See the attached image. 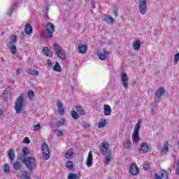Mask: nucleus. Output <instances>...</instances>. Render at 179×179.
<instances>
[{
    "label": "nucleus",
    "mask_w": 179,
    "mask_h": 179,
    "mask_svg": "<svg viewBox=\"0 0 179 179\" xmlns=\"http://www.w3.org/2000/svg\"><path fill=\"white\" fill-rule=\"evenodd\" d=\"M176 167L177 169H179V159H178Z\"/></svg>",
    "instance_id": "57"
},
{
    "label": "nucleus",
    "mask_w": 179,
    "mask_h": 179,
    "mask_svg": "<svg viewBox=\"0 0 179 179\" xmlns=\"http://www.w3.org/2000/svg\"><path fill=\"white\" fill-rule=\"evenodd\" d=\"M109 146L110 144H108V142H102L99 147L101 153H102V155H106V153H107V151L108 150Z\"/></svg>",
    "instance_id": "13"
},
{
    "label": "nucleus",
    "mask_w": 179,
    "mask_h": 179,
    "mask_svg": "<svg viewBox=\"0 0 179 179\" xmlns=\"http://www.w3.org/2000/svg\"><path fill=\"white\" fill-rule=\"evenodd\" d=\"M46 33L45 34L46 38H52L54 37V32L55 31V27L52 23L49 22L45 26Z\"/></svg>",
    "instance_id": "3"
},
{
    "label": "nucleus",
    "mask_w": 179,
    "mask_h": 179,
    "mask_svg": "<svg viewBox=\"0 0 179 179\" xmlns=\"http://www.w3.org/2000/svg\"><path fill=\"white\" fill-rule=\"evenodd\" d=\"M3 114V112H2V108H0V115H2Z\"/></svg>",
    "instance_id": "58"
},
{
    "label": "nucleus",
    "mask_w": 179,
    "mask_h": 179,
    "mask_svg": "<svg viewBox=\"0 0 179 179\" xmlns=\"http://www.w3.org/2000/svg\"><path fill=\"white\" fill-rule=\"evenodd\" d=\"M73 156V152H70L69 150L67 151L65 154L66 159H72V157Z\"/></svg>",
    "instance_id": "37"
},
{
    "label": "nucleus",
    "mask_w": 179,
    "mask_h": 179,
    "mask_svg": "<svg viewBox=\"0 0 179 179\" xmlns=\"http://www.w3.org/2000/svg\"><path fill=\"white\" fill-rule=\"evenodd\" d=\"M122 85L124 89H128V75L125 72H122L120 74Z\"/></svg>",
    "instance_id": "10"
},
{
    "label": "nucleus",
    "mask_w": 179,
    "mask_h": 179,
    "mask_svg": "<svg viewBox=\"0 0 179 179\" xmlns=\"http://www.w3.org/2000/svg\"><path fill=\"white\" fill-rule=\"evenodd\" d=\"M34 97V92L33 90H29L28 92V99H31Z\"/></svg>",
    "instance_id": "42"
},
{
    "label": "nucleus",
    "mask_w": 179,
    "mask_h": 179,
    "mask_svg": "<svg viewBox=\"0 0 179 179\" xmlns=\"http://www.w3.org/2000/svg\"><path fill=\"white\" fill-rule=\"evenodd\" d=\"M13 13V8H11L8 12L7 13L8 16H12V14Z\"/></svg>",
    "instance_id": "48"
},
{
    "label": "nucleus",
    "mask_w": 179,
    "mask_h": 179,
    "mask_svg": "<svg viewBox=\"0 0 179 179\" xmlns=\"http://www.w3.org/2000/svg\"><path fill=\"white\" fill-rule=\"evenodd\" d=\"M146 1L147 0H138L139 12L141 15H145V13H146L148 9V7L146 6Z\"/></svg>",
    "instance_id": "9"
},
{
    "label": "nucleus",
    "mask_w": 179,
    "mask_h": 179,
    "mask_svg": "<svg viewBox=\"0 0 179 179\" xmlns=\"http://www.w3.org/2000/svg\"><path fill=\"white\" fill-rule=\"evenodd\" d=\"M3 94L6 97L7 99H9L10 97V92L6 90L3 91Z\"/></svg>",
    "instance_id": "43"
},
{
    "label": "nucleus",
    "mask_w": 179,
    "mask_h": 179,
    "mask_svg": "<svg viewBox=\"0 0 179 179\" xmlns=\"http://www.w3.org/2000/svg\"><path fill=\"white\" fill-rule=\"evenodd\" d=\"M41 149L44 160H48L50 159V149H48V145H47L45 143H43L42 144Z\"/></svg>",
    "instance_id": "8"
},
{
    "label": "nucleus",
    "mask_w": 179,
    "mask_h": 179,
    "mask_svg": "<svg viewBox=\"0 0 179 179\" xmlns=\"http://www.w3.org/2000/svg\"><path fill=\"white\" fill-rule=\"evenodd\" d=\"M68 179H78V176L75 173H69L68 175Z\"/></svg>",
    "instance_id": "39"
},
{
    "label": "nucleus",
    "mask_w": 179,
    "mask_h": 179,
    "mask_svg": "<svg viewBox=\"0 0 179 179\" xmlns=\"http://www.w3.org/2000/svg\"><path fill=\"white\" fill-rule=\"evenodd\" d=\"M22 152L24 156H27L29 155V148L24 147L22 150Z\"/></svg>",
    "instance_id": "44"
},
{
    "label": "nucleus",
    "mask_w": 179,
    "mask_h": 179,
    "mask_svg": "<svg viewBox=\"0 0 179 179\" xmlns=\"http://www.w3.org/2000/svg\"><path fill=\"white\" fill-rule=\"evenodd\" d=\"M71 88L72 90H73V86H71Z\"/></svg>",
    "instance_id": "59"
},
{
    "label": "nucleus",
    "mask_w": 179,
    "mask_h": 179,
    "mask_svg": "<svg viewBox=\"0 0 179 179\" xmlns=\"http://www.w3.org/2000/svg\"><path fill=\"white\" fill-rule=\"evenodd\" d=\"M57 108H58V113L60 115H64L65 113V109L64 108V105H62V103L61 101H57Z\"/></svg>",
    "instance_id": "16"
},
{
    "label": "nucleus",
    "mask_w": 179,
    "mask_h": 179,
    "mask_svg": "<svg viewBox=\"0 0 179 179\" xmlns=\"http://www.w3.org/2000/svg\"><path fill=\"white\" fill-rule=\"evenodd\" d=\"M178 61H179V52L176 53L174 55V59H173L174 65L177 64Z\"/></svg>",
    "instance_id": "40"
},
{
    "label": "nucleus",
    "mask_w": 179,
    "mask_h": 179,
    "mask_svg": "<svg viewBox=\"0 0 179 179\" xmlns=\"http://www.w3.org/2000/svg\"><path fill=\"white\" fill-rule=\"evenodd\" d=\"M106 124H107V122L106 121V120H104L103 122H100L99 123L98 128H104Z\"/></svg>",
    "instance_id": "38"
},
{
    "label": "nucleus",
    "mask_w": 179,
    "mask_h": 179,
    "mask_svg": "<svg viewBox=\"0 0 179 179\" xmlns=\"http://www.w3.org/2000/svg\"><path fill=\"white\" fill-rule=\"evenodd\" d=\"M22 38H24V35H23Z\"/></svg>",
    "instance_id": "60"
},
{
    "label": "nucleus",
    "mask_w": 179,
    "mask_h": 179,
    "mask_svg": "<svg viewBox=\"0 0 179 179\" xmlns=\"http://www.w3.org/2000/svg\"><path fill=\"white\" fill-rule=\"evenodd\" d=\"M98 57L99 58V59H101V61H104V59H106V55L103 54V53H99L98 55Z\"/></svg>",
    "instance_id": "45"
},
{
    "label": "nucleus",
    "mask_w": 179,
    "mask_h": 179,
    "mask_svg": "<svg viewBox=\"0 0 179 179\" xmlns=\"http://www.w3.org/2000/svg\"><path fill=\"white\" fill-rule=\"evenodd\" d=\"M139 129H141V120H138L134 129L132 136V139L134 142H138L139 141Z\"/></svg>",
    "instance_id": "5"
},
{
    "label": "nucleus",
    "mask_w": 179,
    "mask_h": 179,
    "mask_svg": "<svg viewBox=\"0 0 179 179\" xmlns=\"http://www.w3.org/2000/svg\"><path fill=\"white\" fill-rule=\"evenodd\" d=\"M164 93H166V90H164V87H161L159 89H157L156 93L154 95L155 101L156 102L160 101L162 97L164 96Z\"/></svg>",
    "instance_id": "7"
},
{
    "label": "nucleus",
    "mask_w": 179,
    "mask_h": 179,
    "mask_svg": "<svg viewBox=\"0 0 179 179\" xmlns=\"http://www.w3.org/2000/svg\"><path fill=\"white\" fill-rule=\"evenodd\" d=\"M92 9H94L96 8V3H94V1L92 2Z\"/></svg>",
    "instance_id": "54"
},
{
    "label": "nucleus",
    "mask_w": 179,
    "mask_h": 179,
    "mask_svg": "<svg viewBox=\"0 0 179 179\" xmlns=\"http://www.w3.org/2000/svg\"><path fill=\"white\" fill-rule=\"evenodd\" d=\"M20 178L22 179H30V173L27 172V171H23Z\"/></svg>",
    "instance_id": "24"
},
{
    "label": "nucleus",
    "mask_w": 179,
    "mask_h": 179,
    "mask_svg": "<svg viewBox=\"0 0 179 179\" xmlns=\"http://www.w3.org/2000/svg\"><path fill=\"white\" fill-rule=\"evenodd\" d=\"M154 179H169V175L165 170L160 171L159 173H155Z\"/></svg>",
    "instance_id": "11"
},
{
    "label": "nucleus",
    "mask_w": 179,
    "mask_h": 179,
    "mask_svg": "<svg viewBox=\"0 0 179 179\" xmlns=\"http://www.w3.org/2000/svg\"><path fill=\"white\" fill-rule=\"evenodd\" d=\"M113 15H115V16H117V15H118V9H115L113 11Z\"/></svg>",
    "instance_id": "51"
},
{
    "label": "nucleus",
    "mask_w": 179,
    "mask_h": 179,
    "mask_svg": "<svg viewBox=\"0 0 179 179\" xmlns=\"http://www.w3.org/2000/svg\"><path fill=\"white\" fill-rule=\"evenodd\" d=\"M82 127H83L84 128H89V127H90V125H89V124L86 123V122H83L82 124Z\"/></svg>",
    "instance_id": "49"
},
{
    "label": "nucleus",
    "mask_w": 179,
    "mask_h": 179,
    "mask_svg": "<svg viewBox=\"0 0 179 179\" xmlns=\"http://www.w3.org/2000/svg\"><path fill=\"white\" fill-rule=\"evenodd\" d=\"M20 160H22L23 164H25V167L29 170L30 173L37 167V162L36 158L31 157H27L24 154H20L18 156Z\"/></svg>",
    "instance_id": "1"
},
{
    "label": "nucleus",
    "mask_w": 179,
    "mask_h": 179,
    "mask_svg": "<svg viewBox=\"0 0 179 179\" xmlns=\"http://www.w3.org/2000/svg\"><path fill=\"white\" fill-rule=\"evenodd\" d=\"M176 174H177L178 176H179V169H178V168H177V169H176Z\"/></svg>",
    "instance_id": "56"
},
{
    "label": "nucleus",
    "mask_w": 179,
    "mask_h": 179,
    "mask_svg": "<svg viewBox=\"0 0 179 179\" xmlns=\"http://www.w3.org/2000/svg\"><path fill=\"white\" fill-rule=\"evenodd\" d=\"M13 169L15 171H19L22 169V164L19 162H15L13 164Z\"/></svg>",
    "instance_id": "28"
},
{
    "label": "nucleus",
    "mask_w": 179,
    "mask_h": 179,
    "mask_svg": "<svg viewBox=\"0 0 179 179\" xmlns=\"http://www.w3.org/2000/svg\"><path fill=\"white\" fill-rule=\"evenodd\" d=\"M17 41V36L16 35H11L9 36L8 43L10 44L9 50L12 54H16L17 49L16 48V42Z\"/></svg>",
    "instance_id": "2"
},
{
    "label": "nucleus",
    "mask_w": 179,
    "mask_h": 179,
    "mask_svg": "<svg viewBox=\"0 0 179 179\" xmlns=\"http://www.w3.org/2000/svg\"><path fill=\"white\" fill-rule=\"evenodd\" d=\"M103 55L106 56L108 55V52L107 51V49H106V48L103 49Z\"/></svg>",
    "instance_id": "52"
},
{
    "label": "nucleus",
    "mask_w": 179,
    "mask_h": 179,
    "mask_svg": "<svg viewBox=\"0 0 179 179\" xmlns=\"http://www.w3.org/2000/svg\"><path fill=\"white\" fill-rule=\"evenodd\" d=\"M141 48V41L136 40L133 42V50H135V51H139Z\"/></svg>",
    "instance_id": "19"
},
{
    "label": "nucleus",
    "mask_w": 179,
    "mask_h": 179,
    "mask_svg": "<svg viewBox=\"0 0 179 179\" xmlns=\"http://www.w3.org/2000/svg\"><path fill=\"white\" fill-rule=\"evenodd\" d=\"M24 31L26 34H31V32L33 31V28L31 27V25L30 24H26Z\"/></svg>",
    "instance_id": "21"
},
{
    "label": "nucleus",
    "mask_w": 179,
    "mask_h": 179,
    "mask_svg": "<svg viewBox=\"0 0 179 179\" xmlns=\"http://www.w3.org/2000/svg\"><path fill=\"white\" fill-rule=\"evenodd\" d=\"M169 152V141H165L164 143V146L160 151V155H166Z\"/></svg>",
    "instance_id": "17"
},
{
    "label": "nucleus",
    "mask_w": 179,
    "mask_h": 179,
    "mask_svg": "<svg viewBox=\"0 0 179 179\" xmlns=\"http://www.w3.org/2000/svg\"><path fill=\"white\" fill-rule=\"evenodd\" d=\"M27 73L29 75H33V76H37V75H40V72L36 70H33L31 69H27Z\"/></svg>",
    "instance_id": "22"
},
{
    "label": "nucleus",
    "mask_w": 179,
    "mask_h": 179,
    "mask_svg": "<svg viewBox=\"0 0 179 179\" xmlns=\"http://www.w3.org/2000/svg\"><path fill=\"white\" fill-rule=\"evenodd\" d=\"M65 122H66L65 119H62V120H59L58 122H56L53 125V127H54V128H58V127H61L62 125H65Z\"/></svg>",
    "instance_id": "25"
},
{
    "label": "nucleus",
    "mask_w": 179,
    "mask_h": 179,
    "mask_svg": "<svg viewBox=\"0 0 179 179\" xmlns=\"http://www.w3.org/2000/svg\"><path fill=\"white\" fill-rule=\"evenodd\" d=\"M48 64L52 66V62L50 59H48Z\"/></svg>",
    "instance_id": "55"
},
{
    "label": "nucleus",
    "mask_w": 179,
    "mask_h": 179,
    "mask_svg": "<svg viewBox=\"0 0 179 179\" xmlns=\"http://www.w3.org/2000/svg\"><path fill=\"white\" fill-rule=\"evenodd\" d=\"M78 49L80 54H86V51H87V47L85 45H79Z\"/></svg>",
    "instance_id": "20"
},
{
    "label": "nucleus",
    "mask_w": 179,
    "mask_h": 179,
    "mask_svg": "<svg viewBox=\"0 0 179 179\" xmlns=\"http://www.w3.org/2000/svg\"><path fill=\"white\" fill-rule=\"evenodd\" d=\"M43 52L45 54V55H46V57H52V53L51 51H50V49H48V47H45L43 49Z\"/></svg>",
    "instance_id": "26"
},
{
    "label": "nucleus",
    "mask_w": 179,
    "mask_h": 179,
    "mask_svg": "<svg viewBox=\"0 0 179 179\" xmlns=\"http://www.w3.org/2000/svg\"><path fill=\"white\" fill-rule=\"evenodd\" d=\"M138 152L139 153H148L149 152V145H148V143H141Z\"/></svg>",
    "instance_id": "14"
},
{
    "label": "nucleus",
    "mask_w": 179,
    "mask_h": 179,
    "mask_svg": "<svg viewBox=\"0 0 179 179\" xmlns=\"http://www.w3.org/2000/svg\"><path fill=\"white\" fill-rule=\"evenodd\" d=\"M8 157L10 160H15V157H16V155H15V150L13 149L9 150Z\"/></svg>",
    "instance_id": "27"
},
{
    "label": "nucleus",
    "mask_w": 179,
    "mask_h": 179,
    "mask_svg": "<svg viewBox=\"0 0 179 179\" xmlns=\"http://www.w3.org/2000/svg\"><path fill=\"white\" fill-rule=\"evenodd\" d=\"M69 1H72V0H69Z\"/></svg>",
    "instance_id": "61"
},
{
    "label": "nucleus",
    "mask_w": 179,
    "mask_h": 179,
    "mask_svg": "<svg viewBox=\"0 0 179 179\" xmlns=\"http://www.w3.org/2000/svg\"><path fill=\"white\" fill-rule=\"evenodd\" d=\"M103 114L106 116L111 115V108L107 104L103 106Z\"/></svg>",
    "instance_id": "18"
},
{
    "label": "nucleus",
    "mask_w": 179,
    "mask_h": 179,
    "mask_svg": "<svg viewBox=\"0 0 179 179\" xmlns=\"http://www.w3.org/2000/svg\"><path fill=\"white\" fill-rule=\"evenodd\" d=\"M66 169H69L70 171H73V163L71 161H68L66 163Z\"/></svg>",
    "instance_id": "29"
},
{
    "label": "nucleus",
    "mask_w": 179,
    "mask_h": 179,
    "mask_svg": "<svg viewBox=\"0 0 179 179\" xmlns=\"http://www.w3.org/2000/svg\"><path fill=\"white\" fill-rule=\"evenodd\" d=\"M71 117L73 118V120H78L80 117V115L78 114V113L75 110H72L71 112Z\"/></svg>",
    "instance_id": "33"
},
{
    "label": "nucleus",
    "mask_w": 179,
    "mask_h": 179,
    "mask_svg": "<svg viewBox=\"0 0 179 179\" xmlns=\"http://www.w3.org/2000/svg\"><path fill=\"white\" fill-rule=\"evenodd\" d=\"M110 162H111V151H109V154L105 157L104 164H106V166H108Z\"/></svg>",
    "instance_id": "23"
},
{
    "label": "nucleus",
    "mask_w": 179,
    "mask_h": 179,
    "mask_svg": "<svg viewBox=\"0 0 179 179\" xmlns=\"http://www.w3.org/2000/svg\"><path fill=\"white\" fill-rule=\"evenodd\" d=\"M124 146L125 149H129L131 147V141L129 139H126Z\"/></svg>",
    "instance_id": "35"
},
{
    "label": "nucleus",
    "mask_w": 179,
    "mask_h": 179,
    "mask_svg": "<svg viewBox=\"0 0 179 179\" xmlns=\"http://www.w3.org/2000/svg\"><path fill=\"white\" fill-rule=\"evenodd\" d=\"M24 143H30V138H29V137H25L24 138Z\"/></svg>",
    "instance_id": "50"
},
{
    "label": "nucleus",
    "mask_w": 179,
    "mask_h": 179,
    "mask_svg": "<svg viewBox=\"0 0 179 179\" xmlns=\"http://www.w3.org/2000/svg\"><path fill=\"white\" fill-rule=\"evenodd\" d=\"M150 169V164L148 162H145L143 164V169L144 170H149Z\"/></svg>",
    "instance_id": "41"
},
{
    "label": "nucleus",
    "mask_w": 179,
    "mask_h": 179,
    "mask_svg": "<svg viewBox=\"0 0 179 179\" xmlns=\"http://www.w3.org/2000/svg\"><path fill=\"white\" fill-rule=\"evenodd\" d=\"M43 13H44L43 18L48 19V7L47 6H45V10Z\"/></svg>",
    "instance_id": "36"
},
{
    "label": "nucleus",
    "mask_w": 179,
    "mask_h": 179,
    "mask_svg": "<svg viewBox=\"0 0 179 179\" xmlns=\"http://www.w3.org/2000/svg\"><path fill=\"white\" fill-rule=\"evenodd\" d=\"M24 103V97L23 96H20L15 101V110L17 114H19L22 109L23 108V104Z\"/></svg>",
    "instance_id": "4"
},
{
    "label": "nucleus",
    "mask_w": 179,
    "mask_h": 179,
    "mask_svg": "<svg viewBox=\"0 0 179 179\" xmlns=\"http://www.w3.org/2000/svg\"><path fill=\"white\" fill-rule=\"evenodd\" d=\"M54 50L59 58H61V59H66V54L65 53V50H64L61 46H59L58 44H55Z\"/></svg>",
    "instance_id": "6"
},
{
    "label": "nucleus",
    "mask_w": 179,
    "mask_h": 179,
    "mask_svg": "<svg viewBox=\"0 0 179 179\" xmlns=\"http://www.w3.org/2000/svg\"><path fill=\"white\" fill-rule=\"evenodd\" d=\"M86 164L87 167H92V166H93V155L92 154V151H90L88 154Z\"/></svg>",
    "instance_id": "15"
},
{
    "label": "nucleus",
    "mask_w": 179,
    "mask_h": 179,
    "mask_svg": "<svg viewBox=\"0 0 179 179\" xmlns=\"http://www.w3.org/2000/svg\"><path fill=\"white\" fill-rule=\"evenodd\" d=\"M40 128H41L40 124H36L34 127V131H40Z\"/></svg>",
    "instance_id": "47"
},
{
    "label": "nucleus",
    "mask_w": 179,
    "mask_h": 179,
    "mask_svg": "<svg viewBox=\"0 0 179 179\" xmlns=\"http://www.w3.org/2000/svg\"><path fill=\"white\" fill-rule=\"evenodd\" d=\"M129 173L131 176H138L139 174V169H138L136 164H131L129 167Z\"/></svg>",
    "instance_id": "12"
},
{
    "label": "nucleus",
    "mask_w": 179,
    "mask_h": 179,
    "mask_svg": "<svg viewBox=\"0 0 179 179\" xmlns=\"http://www.w3.org/2000/svg\"><path fill=\"white\" fill-rule=\"evenodd\" d=\"M104 20L107 23H114V18H113L111 16L104 17Z\"/></svg>",
    "instance_id": "32"
},
{
    "label": "nucleus",
    "mask_w": 179,
    "mask_h": 179,
    "mask_svg": "<svg viewBox=\"0 0 179 179\" xmlns=\"http://www.w3.org/2000/svg\"><path fill=\"white\" fill-rule=\"evenodd\" d=\"M55 131L57 132V136H64V132H62V131H61V130L56 129V130H55Z\"/></svg>",
    "instance_id": "46"
},
{
    "label": "nucleus",
    "mask_w": 179,
    "mask_h": 179,
    "mask_svg": "<svg viewBox=\"0 0 179 179\" xmlns=\"http://www.w3.org/2000/svg\"><path fill=\"white\" fill-rule=\"evenodd\" d=\"M76 110L79 113L80 115H83L85 114V110L80 106H76Z\"/></svg>",
    "instance_id": "31"
},
{
    "label": "nucleus",
    "mask_w": 179,
    "mask_h": 179,
    "mask_svg": "<svg viewBox=\"0 0 179 179\" xmlns=\"http://www.w3.org/2000/svg\"><path fill=\"white\" fill-rule=\"evenodd\" d=\"M61 65H59V63L56 62L54 67H53V71L55 72H61L62 71Z\"/></svg>",
    "instance_id": "30"
},
{
    "label": "nucleus",
    "mask_w": 179,
    "mask_h": 179,
    "mask_svg": "<svg viewBox=\"0 0 179 179\" xmlns=\"http://www.w3.org/2000/svg\"><path fill=\"white\" fill-rule=\"evenodd\" d=\"M17 75H20V73H22V69H17Z\"/></svg>",
    "instance_id": "53"
},
{
    "label": "nucleus",
    "mask_w": 179,
    "mask_h": 179,
    "mask_svg": "<svg viewBox=\"0 0 179 179\" xmlns=\"http://www.w3.org/2000/svg\"><path fill=\"white\" fill-rule=\"evenodd\" d=\"M3 170L5 174H9V171H10V170L9 169V164H5L3 166Z\"/></svg>",
    "instance_id": "34"
}]
</instances>
